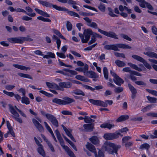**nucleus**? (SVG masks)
Returning <instances> with one entry per match:
<instances>
[{
    "mask_svg": "<svg viewBox=\"0 0 157 157\" xmlns=\"http://www.w3.org/2000/svg\"><path fill=\"white\" fill-rule=\"evenodd\" d=\"M83 19L87 22V25L88 26L95 29H98V32L101 33L107 37L115 39H118L117 35L114 32L112 31L108 32L98 29L97 23L94 22H92V19H90L88 17H84Z\"/></svg>",
    "mask_w": 157,
    "mask_h": 157,
    "instance_id": "obj_1",
    "label": "nucleus"
},
{
    "mask_svg": "<svg viewBox=\"0 0 157 157\" xmlns=\"http://www.w3.org/2000/svg\"><path fill=\"white\" fill-rule=\"evenodd\" d=\"M38 2L40 4L46 7L51 8L52 7L54 8L59 11H65L67 13L71 16L80 17L76 13L69 10L68 9L65 7L58 6L56 5H53L48 2L44 1L41 0H39Z\"/></svg>",
    "mask_w": 157,
    "mask_h": 157,
    "instance_id": "obj_2",
    "label": "nucleus"
},
{
    "mask_svg": "<svg viewBox=\"0 0 157 157\" xmlns=\"http://www.w3.org/2000/svg\"><path fill=\"white\" fill-rule=\"evenodd\" d=\"M16 110L19 112L21 116L25 118L27 117L26 115L19 109L16 106H13L10 105V113L12 114V117L19 123L22 124L23 123V121L21 118L19 117L20 115Z\"/></svg>",
    "mask_w": 157,
    "mask_h": 157,
    "instance_id": "obj_3",
    "label": "nucleus"
},
{
    "mask_svg": "<svg viewBox=\"0 0 157 157\" xmlns=\"http://www.w3.org/2000/svg\"><path fill=\"white\" fill-rule=\"evenodd\" d=\"M118 48L123 49H131L132 47L129 45L123 44H113L106 45L104 46V49L106 50H112L116 51H120Z\"/></svg>",
    "mask_w": 157,
    "mask_h": 157,
    "instance_id": "obj_4",
    "label": "nucleus"
},
{
    "mask_svg": "<svg viewBox=\"0 0 157 157\" xmlns=\"http://www.w3.org/2000/svg\"><path fill=\"white\" fill-rule=\"evenodd\" d=\"M121 147V146L120 145H116L113 143L109 142L105 147V149L109 154H114L115 153L116 155H117V151Z\"/></svg>",
    "mask_w": 157,
    "mask_h": 157,
    "instance_id": "obj_5",
    "label": "nucleus"
},
{
    "mask_svg": "<svg viewBox=\"0 0 157 157\" xmlns=\"http://www.w3.org/2000/svg\"><path fill=\"white\" fill-rule=\"evenodd\" d=\"M75 101L74 99L67 97H64L63 98V100L56 98L52 100L53 103L60 105H68L74 102Z\"/></svg>",
    "mask_w": 157,
    "mask_h": 157,
    "instance_id": "obj_6",
    "label": "nucleus"
},
{
    "mask_svg": "<svg viewBox=\"0 0 157 157\" xmlns=\"http://www.w3.org/2000/svg\"><path fill=\"white\" fill-rule=\"evenodd\" d=\"M89 101L90 103L94 105L105 107H107L108 106V104L109 105H111L113 103L112 100H105L104 102L100 100H95L90 99H89Z\"/></svg>",
    "mask_w": 157,
    "mask_h": 157,
    "instance_id": "obj_7",
    "label": "nucleus"
},
{
    "mask_svg": "<svg viewBox=\"0 0 157 157\" xmlns=\"http://www.w3.org/2000/svg\"><path fill=\"white\" fill-rule=\"evenodd\" d=\"M92 34V30L90 29H87L85 30L84 35L79 33L78 35L83 43H87L90 39V35Z\"/></svg>",
    "mask_w": 157,
    "mask_h": 157,
    "instance_id": "obj_8",
    "label": "nucleus"
},
{
    "mask_svg": "<svg viewBox=\"0 0 157 157\" xmlns=\"http://www.w3.org/2000/svg\"><path fill=\"white\" fill-rule=\"evenodd\" d=\"M132 57L134 59L142 63L145 67L148 69L151 70V65L142 57L137 55H133Z\"/></svg>",
    "mask_w": 157,
    "mask_h": 157,
    "instance_id": "obj_9",
    "label": "nucleus"
},
{
    "mask_svg": "<svg viewBox=\"0 0 157 157\" xmlns=\"http://www.w3.org/2000/svg\"><path fill=\"white\" fill-rule=\"evenodd\" d=\"M47 118L52 123V124L56 127L59 126V123L56 118L53 115L49 113L45 115Z\"/></svg>",
    "mask_w": 157,
    "mask_h": 157,
    "instance_id": "obj_10",
    "label": "nucleus"
},
{
    "mask_svg": "<svg viewBox=\"0 0 157 157\" xmlns=\"http://www.w3.org/2000/svg\"><path fill=\"white\" fill-rule=\"evenodd\" d=\"M119 135H121L120 132L117 133H108L105 134L103 137L105 139L107 140H111L119 137Z\"/></svg>",
    "mask_w": 157,
    "mask_h": 157,
    "instance_id": "obj_11",
    "label": "nucleus"
},
{
    "mask_svg": "<svg viewBox=\"0 0 157 157\" xmlns=\"http://www.w3.org/2000/svg\"><path fill=\"white\" fill-rule=\"evenodd\" d=\"M59 86L63 90L64 88H69L72 86V83L69 82H60L59 83Z\"/></svg>",
    "mask_w": 157,
    "mask_h": 157,
    "instance_id": "obj_12",
    "label": "nucleus"
},
{
    "mask_svg": "<svg viewBox=\"0 0 157 157\" xmlns=\"http://www.w3.org/2000/svg\"><path fill=\"white\" fill-rule=\"evenodd\" d=\"M32 122L39 132H42L44 131V128L42 125L34 118L32 119Z\"/></svg>",
    "mask_w": 157,
    "mask_h": 157,
    "instance_id": "obj_13",
    "label": "nucleus"
},
{
    "mask_svg": "<svg viewBox=\"0 0 157 157\" xmlns=\"http://www.w3.org/2000/svg\"><path fill=\"white\" fill-rule=\"evenodd\" d=\"M46 84L47 86L49 88L55 89L59 90H62L61 88L59 87L58 85L54 83L47 82H46Z\"/></svg>",
    "mask_w": 157,
    "mask_h": 157,
    "instance_id": "obj_14",
    "label": "nucleus"
},
{
    "mask_svg": "<svg viewBox=\"0 0 157 157\" xmlns=\"http://www.w3.org/2000/svg\"><path fill=\"white\" fill-rule=\"evenodd\" d=\"M44 124L45 126L47 129L48 131V132L50 133L51 134L52 137L53 138L54 140L56 142H57V140L54 136V135L53 133V132L51 128L49 126L48 124H47V122L44 121Z\"/></svg>",
    "mask_w": 157,
    "mask_h": 157,
    "instance_id": "obj_15",
    "label": "nucleus"
},
{
    "mask_svg": "<svg viewBox=\"0 0 157 157\" xmlns=\"http://www.w3.org/2000/svg\"><path fill=\"white\" fill-rule=\"evenodd\" d=\"M113 81L116 84L119 86H121V84L124 82V80L118 75L113 79Z\"/></svg>",
    "mask_w": 157,
    "mask_h": 157,
    "instance_id": "obj_16",
    "label": "nucleus"
},
{
    "mask_svg": "<svg viewBox=\"0 0 157 157\" xmlns=\"http://www.w3.org/2000/svg\"><path fill=\"white\" fill-rule=\"evenodd\" d=\"M10 42L12 43H23L22 38L21 37L10 38Z\"/></svg>",
    "mask_w": 157,
    "mask_h": 157,
    "instance_id": "obj_17",
    "label": "nucleus"
},
{
    "mask_svg": "<svg viewBox=\"0 0 157 157\" xmlns=\"http://www.w3.org/2000/svg\"><path fill=\"white\" fill-rule=\"evenodd\" d=\"M145 55L147 56H148L151 58H155L157 59V54L151 51H148L147 52H144L143 53Z\"/></svg>",
    "mask_w": 157,
    "mask_h": 157,
    "instance_id": "obj_18",
    "label": "nucleus"
},
{
    "mask_svg": "<svg viewBox=\"0 0 157 157\" xmlns=\"http://www.w3.org/2000/svg\"><path fill=\"white\" fill-rule=\"evenodd\" d=\"M83 127L87 132H90L93 131L94 125L92 124H85L83 125Z\"/></svg>",
    "mask_w": 157,
    "mask_h": 157,
    "instance_id": "obj_19",
    "label": "nucleus"
},
{
    "mask_svg": "<svg viewBox=\"0 0 157 157\" xmlns=\"http://www.w3.org/2000/svg\"><path fill=\"white\" fill-rule=\"evenodd\" d=\"M63 149L70 157H76L73 151H71L67 146L66 147H64Z\"/></svg>",
    "mask_w": 157,
    "mask_h": 157,
    "instance_id": "obj_20",
    "label": "nucleus"
},
{
    "mask_svg": "<svg viewBox=\"0 0 157 157\" xmlns=\"http://www.w3.org/2000/svg\"><path fill=\"white\" fill-rule=\"evenodd\" d=\"M35 10L38 14L44 17H48L50 16V15L47 13L37 8H35Z\"/></svg>",
    "mask_w": 157,
    "mask_h": 157,
    "instance_id": "obj_21",
    "label": "nucleus"
},
{
    "mask_svg": "<svg viewBox=\"0 0 157 157\" xmlns=\"http://www.w3.org/2000/svg\"><path fill=\"white\" fill-rule=\"evenodd\" d=\"M39 147L37 149V151L39 154L44 157L46 156L45 153L43 148V146L42 145H40Z\"/></svg>",
    "mask_w": 157,
    "mask_h": 157,
    "instance_id": "obj_22",
    "label": "nucleus"
},
{
    "mask_svg": "<svg viewBox=\"0 0 157 157\" xmlns=\"http://www.w3.org/2000/svg\"><path fill=\"white\" fill-rule=\"evenodd\" d=\"M86 147L89 150L93 153H94L96 151L94 146L89 143H87L86 145Z\"/></svg>",
    "mask_w": 157,
    "mask_h": 157,
    "instance_id": "obj_23",
    "label": "nucleus"
},
{
    "mask_svg": "<svg viewBox=\"0 0 157 157\" xmlns=\"http://www.w3.org/2000/svg\"><path fill=\"white\" fill-rule=\"evenodd\" d=\"M129 118L128 116L126 115H124L121 116L119 117L116 120L117 122H121L124 121Z\"/></svg>",
    "mask_w": 157,
    "mask_h": 157,
    "instance_id": "obj_24",
    "label": "nucleus"
},
{
    "mask_svg": "<svg viewBox=\"0 0 157 157\" xmlns=\"http://www.w3.org/2000/svg\"><path fill=\"white\" fill-rule=\"evenodd\" d=\"M88 66L86 64H85L83 67H78L75 69L76 71H78L83 72H85L88 69Z\"/></svg>",
    "mask_w": 157,
    "mask_h": 157,
    "instance_id": "obj_25",
    "label": "nucleus"
},
{
    "mask_svg": "<svg viewBox=\"0 0 157 157\" xmlns=\"http://www.w3.org/2000/svg\"><path fill=\"white\" fill-rule=\"evenodd\" d=\"M13 66L14 67L18 68L19 69L25 71H27L28 70H30V67H26L25 66L21 65L18 64H13Z\"/></svg>",
    "mask_w": 157,
    "mask_h": 157,
    "instance_id": "obj_26",
    "label": "nucleus"
},
{
    "mask_svg": "<svg viewBox=\"0 0 157 157\" xmlns=\"http://www.w3.org/2000/svg\"><path fill=\"white\" fill-rule=\"evenodd\" d=\"M25 9L28 12H29V13H27L26 12V13H25L26 14L32 17H34L35 16L36 14L35 13H32L33 12V10L30 7H26Z\"/></svg>",
    "mask_w": 157,
    "mask_h": 157,
    "instance_id": "obj_27",
    "label": "nucleus"
},
{
    "mask_svg": "<svg viewBox=\"0 0 157 157\" xmlns=\"http://www.w3.org/2000/svg\"><path fill=\"white\" fill-rule=\"evenodd\" d=\"M44 58L49 59L50 58H55V54L51 52H48L47 53V54L44 56H43Z\"/></svg>",
    "mask_w": 157,
    "mask_h": 157,
    "instance_id": "obj_28",
    "label": "nucleus"
},
{
    "mask_svg": "<svg viewBox=\"0 0 157 157\" xmlns=\"http://www.w3.org/2000/svg\"><path fill=\"white\" fill-rule=\"evenodd\" d=\"M89 140L91 143L94 144H96L98 143L99 140L96 136H93L90 138Z\"/></svg>",
    "mask_w": 157,
    "mask_h": 157,
    "instance_id": "obj_29",
    "label": "nucleus"
},
{
    "mask_svg": "<svg viewBox=\"0 0 157 157\" xmlns=\"http://www.w3.org/2000/svg\"><path fill=\"white\" fill-rule=\"evenodd\" d=\"M53 39L56 40V43L57 44V48L58 49H59L60 46V44L61 43V40H60V39L55 35H53Z\"/></svg>",
    "mask_w": 157,
    "mask_h": 157,
    "instance_id": "obj_30",
    "label": "nucleus"
},
{
    "mask_svg": "<svg viewBox=\"0 0 157 157\" xmlns=\"http://www.w3.org/2000/svg\"><path fill=\"white\" fill-rule=\"evenodd\" d=\"M128 86L132 94H137V91L136 89L132 85L130 84H128Z\"/></svg>",
    "mask_w": 157,
    "mask_h": 157,
    "instance_id": "obj_31",
    "label": "nucleus"
},
{
    "mask_svg": "<svg viewBox=\"0 0 157 157\" xmlns=\"http://www.w3.org/2000/svg\"><path fill=\"white\" fill-rule=\"evenodd\" d=\"M115 63L119 67H124L126 65L125 63L122 61L119 60H117L115 61Z\"/></svg>",
    "mask_w": 157,
    "mask_h": 157,
    "instance_id": "obj_32",
    "label": "nucleus"
},
{
    "mask_svg": "<svg viewBox=\"0 0 157 157\" xmlns=\"http://www.w3.org/2000/svg\"><path fill=\"white\" fill-rule=\"evenodd\" d=\"M91 35L92 36L91 37V39L88 43V45H90V44L94 43L97 40L93 32L92 34Z\"/></svg>",
    "mask_w": 157,
    "mask_h": 157,
    "instance_id": "obj_33",
    "label": "nucleus"
},
{
    "mask_svg": "<svg viewBox=\"0 0 157 157\" xmlns=\"http://www.w3.org/2000/svg\"><path fill=\"white\" fill-rule=\"evenodd\" d=\"M21 101L22 103H24L26 105L29 104L30 102L29 98L25 96L22 97Z\"/></svg>",
    "mask_w": 157,
    "mask_h": 157,
    "instance_id": "obj_34",
    "label": "nucleus"
},
{
    "mask_svg": "<svg viewBox=\"0 0 157 157\" xmlns=\"http://www.w3.org/2000/svg\"><path fill=\"white\" fill-rule=\"evenodd\" d=\"M18 75L19 76L21 77L28 78L31 79H33L32 77L29 74H25L22 73H18Z\"/></svg>",
    "mask_w": 157,
    "mask_h": 157,
    "instance_id": "obj_35",
    "label": "nucleus"
},
{
    "mask_svg": "<svg viewBox=\"0 0 157 157\" xmlns=\"http://www.w3.org/2000/svg\"><path fill=\"white\" fill-rule=\"evenodd\" d=\"M146 97L150 103H153L156 102L157 99L156 98L151 97L150 96H147Z\"/></svg>",
    "mask_w": 157,
    "mask_h": 157,
    "instance_id": "obj_36",
    "label": "nucleus"
},
{
    "mask_svg": "<svg viewBox=\"0 0 157 157\" xmlns=\"http://www.w3.org/2000/svg\"><path fill=\"white\" fill-rule=\"evenodd\" d=\"M72 93L76 95H81L83 96L85 95L84 92L79 89H76L74 90Z\"/></svg>",
    "mask_w": 157,
    "mask_h": 157,
    "instance_id": "obj_37",
    "label": "nucleus"
},
{
    "mask_svg": "<svg viewBox=\"0 0 157 157\" xmlns=\"http://www.w3.org/2000/svg\"><path fill=\"white\" fill-rule=\"evenodd\" d=\"M103 74L105 78L107 80L108 78V71L107 68L104 67L103 69Z\"/></svg>",
    "mask_w": 157,
    "mask_h": 157,
    "instance_id": "obj_38",
    "label": "nucleus"
},
{
    "mask_svg": "<svg viewBox=\"0 0 157 157\" xmlns=\"http://www.w3.org/2000/svg\"><path fill=\"white\" fill-rule=\"evenodd\" d=\"M95 157H104V153L100 150L99 151L97 154L96 151L94 153Z\"/></svg>",
    "mask_w": 157,
    "mask_h": 157,
    "instance_id": "obj_39",
    "label": "nucleus"
},
{
    "mask_svg": "<svg viewBox=\"0 0 157 157\" xmlns=\"http://www.w3.org/2000/svg\"><path fill=\"white\" fill-rule=\"evenodd\" d=\"M57 138L63 148L64 147H66V146L64 145V141L61 136L58 137Z\"/></svg>",
    "mask_w": 157,
    "mask_h": 157,
    "instance_id": "obj_40",
    "label": "nucleus"
},
{
    "mask_svg": "<svg viewBox=\"0 0 157 157\" xmlns=\"http://www.w3.org/2000/svg\"><path fill=\"white\" fill-rule=\"evenodd\" d=\"M150 147L149 145L147 143H145L141 145L140 147L141 149H146L148 150Z\"/></svg>",
    "mask_w": 157,
    "mask_h": 157,
    "instance_id": "obj_41",
    "label": "nucleus"
},
{
    "mask_svg": "<svg viewBox=\"0 0 157 157\" xmlns=\"http://www.w3.org/2000/svg\"><path fill=\"white\" fill-rule=\"evenodd\" d=\"M108 10L109 11V15L111 17H117V16L113 13V10L110 7H108Z\"/></svg>",
    "mask_w": 157,
    "mask_h": 157,
    "instance_id": "obj_42",
    "label": "nucleus"
},
{
    "mask_svg": "<svg viewBox=\"0 0 157 157\" xmlns=\"http://www.w3.org/2000/svg\"><path fill=\"white\" fill-rule=\"evenodd\" d=\"M37 19L39 20H41L44 22H50L51 21V20L48 18H45L42 16H39L37 17Z\"/></svg>",
    "mask_w": 157,
    "mask_h": 157,
    "instance_id": "obj_43",
    "label": "nucleus"
},
{
    "mask_svg": "<svg viewBox=\"0 0 157 157\" xmlns=\"http://www.w3.org/2000/svg\"><path fill=\"white\" fill-rule=\"evenodd\" d=\"M75 77L78 80L85 82H87V79L85 78L84 76H82L80 75H77Z\"/></svg>",
    "mask_w": 157,
    "mask_h": 157,
    "instance_id": "obj_44",
    "label": "nucleus"
},
{
    "mask_svg": "<svg viewBox=\"0 0 157 157\" xmlns=\"http://www.w3.org/2000/svg\"><path fill=\"white\" fill-rule=\"evenodd\" d=\"M61 126L63 130L65 132L66 134L69 137L72 135L70 131H69L63 124H62Z\"/></svg>",
    "mask_w": 157,
    "mask_h": 157,
    "instance_id": "obj_45",
    "label": "nucleus"
},
{
    "mask_svg": "<svg viewBox=\"0 0 157 157\" xmlns=\"http://www.w3.org/2000/svg\"><path fill=\"white\" fill-rule=\"evenodd\" d=\"M63 71L69 73L72 75H75L77 74V73L76 71H75L70 70L67 68H65L63 70Z\"/></svg>",
    "mask_w": 157,
    "mask_h": 157,
    "instance_id": "obj_46",
    "label": "nucleus"
},
{
    "mask_svg": "<svg viewBox=\"0 0 157 157\" xmlns=\"http://www.w3.org/2000/svg\"><path fill=\"white\" fill-rule=\"evenodd\" d=\"M46 142L51 151L53 152H54L55 150L52 143L50 142L47 140H46Z\"/></svg>",
    "mask_w": 157,
    "mask_h": 157,
    "instance_id": "obj_47",
    "label": "nucleus"
},
{
    "mask_svg": "<svg viewBox=\"0 0 157 157\" xmlns=\"http://www.w3.org/2000/svg\"><path fill=\"white\" fill-rule=\"evenodd\" d=\"M135 83L137 85L141 86H145L146 85V83L142 81H135Z\"/></svg>",
    "mask_w": 157,
    "mask_h": 157,
    "instance_id": "obj_48",
    "label": "nucleus"
},
{
    "mask_svg": "<svg viewBox=\"0 0 157 157\" xmlns=\"http://www.w3.org/2000/svg\"><path fill=\"white\" fill-rule=\"evenodd\" d=\"M123 88L122 87H117L115 88L114 91L116 93H119L123 91Z\"/></svg>",
    "mask_w": 157,
    "mask_h": 157,
    "instance_id": "obj_49",
    "label": "nucleus"
},
{
    "mask_svg": "<svg viewBox=\"0 0 157 157\" xmlns=\"http://www.w3.org/2000/svg\"><path fill=\"white\" fill-rule=\"evenodd\" d=\"M40 92L48 97H52L53 96V94L48 93L44 90H40Z\"/></svg>",
    "mask_w": 157,
    "mask_h": 157,
    "instance_id": "obj_50",
    "label": "nucleus"
},
{
    "mask_svg": "<svg viewBox=\"0 0 157 157\" xmlns=\"http://www.w3.org/2000/svg\"><path fill=\"white\" fill-rule=\"evenodd\" d=\"M98 7L99 10L101 12H104L105 11V7L104 4L101 3Z\"/></svg>",
    "mask_w": 157,
    "mask_h": 157,
    "instance_id": "obj_51",
    "label": "nucleus"
},
{
    "mask_svg": "<svg viewBox=\"0 0 157 157\" xmlns=\"http://www.w3.org/2000/svg\"><path fill=\"white\" fill-rule=\"evenodd\" d=\"M146 90L149 93H150L154 95L157 96V91L147 89H146Z\"/></svg>",
    "mask_w": 157,
    "mask_h": 157,
    "instance_id": "obj_52",
    "label": "nucleus"
},
{
    "mask_svg": "<svg viewBox=\"0 0 157 157\" xmlns=\"http://www.w3.org/2000/svg\"><path fill=\"white\" fill-rule=\"evenodd\" d=\"M7 126L8 129V131L4 135V137L5 138H7L8 136V135L9 134L10 132V123L9 121H6Z\"/></svg>",
    "mask_w": 157,
    "mask_h": 157,
    "instance_id": "obj_53",
    "label": "nucleus"
},
{
    "mask_svg": "<svg viewBox=\"0 0 157 157\" xmlns=\"http://www.w3.org/2000/svg\"><path fill=\"white\" fill-rule=\"evenodd\" d=\"M152 105H149L146 107H144L142 109L141 111H142L143 112H146L150 110L152 107Z\"/></svg>",
    "mask_w": 157,
    "mask_h": 157,
    "instance_id": "obj_54",
    "label": "nucleus"
},
{
    "mask_svg": "<svg viewBox=\"0 0 157 157\" xmlns=\"http://www.w3.org/2000/svg\"><path fill=\"white\" fill-rule=\"evenodd\" d=\"M132 139V137L130 136H124L122 139V143H125Z\"/></svg>",
    "mask_w": 157,
    "mask_h": 157,
    "instance_id": "obj_55",
    "label": "nucleus"
},
{
    "mask_svg": "<svg viewBox=\"0 0 157 157\" xmlns=\"http://www.w3.org/2000/svg\"><path fill=\"white\" fill-rule=\"evenodd\" d=\"M124 39L128 40L131 41L132 39L129 37L128 36L125 34H121L120 35Z\"/></svg>",
    "mask_w": 157,
    "mask_h": 157,
    "instance_id": "obj_56",
    "label": "nucleus"
},
{
    "mask_svg": "<svg viewBox=\"0 0 157 157\" xmlns=\"http://www.w3.org/2000/svg\"><path fill=\"white\" fill-rule=\"evenodd\" d=\"M21 38L23 43L24 41H32L33 40V39L32 38H30L28 36L27 37H21Z\"/></svg>",
    "mask_w": 157,
    "mask_h": 157,
    "instance_id": "obj_57",
    "label": "nucleus"
},
{
    "mask_svg": "<svg viewBox=\"0 0 157 157\" xmlns=\"http://www.w3.org/2000/svg\"><path fill=\"white\" fill-rule=\"evenodd\" d=\"M61 113L63 114L64 115H72V113L71 112L67 110H63L61 111Z\"/></svg>",
    "mask_w": 157,
    "mask_h": 157,
    "instance_id": "obj_58",
    "label": "nucleus"
},
{
    "mask_svg": "<svg viewBox=\"0 0 157 157\" xmlns=\"http://www.w3.org/2000/svg\"><path fill=\"white\" fill-rule=\"evenodd\" d=\"M114 55L116 56L117 57H122L124 58H125V56L124 54L122 53L116 52L114 53Z\"/></svg>",
    "mask_w": 157,
    "mask_h": 157,
    "instance_id": "obj_59",
    "label": "nucleus"
},
{
    "mask_svg": "<svg viewBox=\"0 0 157 157\" xmlns=\"http://www.w3.org/2000/svg\"><path fill=\"white\" fill-rule=\"evenodd\" d=\"M67 28L68 31H71L72 29V25L71 23L68 21L67 23Z\"/></svg>",
    "mask_w": 157,
    "mask_h": 157,
    "instance_id": "obj_60",
    "label": "nucleus"
},
{
    "mask_svg": "<svg viewBox=\"0 0 157 157\" xmlns=\"http://www.w3.org/2000/svg\"><path fill=\"white\" fill-rule=\"evenodd\" d=\"M83 7H84L85 8L92 10L96 12H98L97 10L96 9H95V8H94V7H91V6H88L86 5H83Z\"/></svg>",
    "mask_w": 157,
    "mask_h": 157,
    "instance_id": "obj_61",
    "label": "nucleus"
},
{
    "mask_svg": "<svg viewBox=\"0 0 157 157\" xmlns=\"http://www.w3.org/2000/svg\"><path fill=\"white\" fill-rule=\"evenodd\" d=\"M151 30L154 34L157 35V28L155 26H152Z\"/></svg>",
    "mask_w": 157,
    "mask_h": 157,
    "instance_id": "obj_62",
    "label": "nucleus"
},
{
    "mask_svg": "<svg viewBox=\"0 0 157 157\" xmlns=\"http://www.w3.org/2000/svg\"><path fill=\"white\" fill-rule=\"evenodd\" d=\"M56 54L58 57L60 58L64 59L66 58V56L64 53L57 52L56 53Z\"/></svg>",
    "mask_w": 157,
    "mask_h": 157,
    "instance_id": "obj_63",
    "label": "nucleus"
},
{
    "mask_svg": "<svg viewBox=\"0 0 157 157\" xmlns=\"http://www.w3.org/2000/svg\"><path fill=\"white\" fill-rule=\"evenodd\" d=\"M128 65L129 66L132 68L136 70L138 66L136 64H132L131 63H128Z\"/></svg>",
    "mask_w": 157,
    "mask_h": 157,
    "instance_id": "obj_64",
    "label": "nucleus"
}]
</instances>
